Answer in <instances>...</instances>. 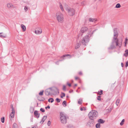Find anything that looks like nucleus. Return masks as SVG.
<instances>
[{"label": "nucleus", "mask_w": 128, "mask_h": 128, "mask_svg": "<svg viewBox=\"0 0 128 128\" xmlns=\"http://www.w3.org/2000/svg\"><path fill=\"white\" fill-rule=\"evenodd\" d=\"M114 35L113 39L110 46L108 48L109 50H112L116 48V46L117 47L120 48L122 44V40L119 41L117 38L118 36V34L116 28L114 29Z\"/></svg>", "instance_id": "1"}, {"label": "nucleus", "mask_w": 128, "mask_h": 128, "mask_svg": "<svg viewBox=\"0 0 128 128\" xmlns=\"http://www.w3.org/2000/svg\"><path fill=\"white\" fill-rule=\"evenodd\" d=\"M98 115V113L97 111L95 110H92L89 113L88 116L90 119L93 120L96 118Z\"/></svg>", "instance_id": "2"}, {"label": "nucleus", "mask_w": 128, "mask_h": 128, "mask_svg": "<svg viewBox=\"0 0 128 128\" xmlns=\"http://www.w3.org/2000/svg\"><path fill=\"white\" fill-rule=\"evenodd\" d=\"M66 6L64 7L68 12L70 16L74 15L75 12V10L73 8H70L67 5H66Z\"/></svg>", "instance_id": "3"}, {"label": "nucleus", "mask_w": 128, "mask_h": 128, "mask_svg": "<svg viewBox=\"0 0 128 128\" xmlns=\"http://www.w3.org/2000/svg\"><path fill=\"white\" fill-rule=\"evenodd\" d=\"M56 16L58 22L62 23L64 21V17L63 14L59 12L56 13Z\"/></svg>", "instance_id": "4"}, {"label": "nucleus", "mask_w": 128, "mask_h": 128, "mask_svg": "<svg viewBox=\"0 0 128 128\" xmlns=\"http://www.w3.org/2000/svg\"><path fill=\"white\" fill-rule=\"evenodd\" d=\"M90 37L88 35H86L83 37L81 40L82 44L84 45H86L89 41Z\"/></svg>", "instance_id": "5"}, {"label": "nucleus", "mask_w": 128, "mask_h": 128, "mask_svg": "<svg viewBox=\"0 0 128 128\" xmlns=\"http://www.w3.org/2000/svg\"><path fill=\"white\" fill-rule=\"evenodd\" d=\"M60 120L62 123L66 124L67 122L66 117V115L62 112H61L60 116Z\"/></svg>", "instance_id": "6"}, {"label": "nucleus", "mask_w": 128, "mask_h": 128, "mask_svg": "<svg viewBox=\"0 0 128 128\" xmlns=\"http://www.w3.org/2000/svg\"><path fill=\"white\" fill-rule=\"evenodd\" d=\"M88 30V28L87 27L84 26L80 30V32L83 33L85 32Z\"/></svg>", "instance_id": "7"}, {"label": "nucleus", "mask_w": 128, "mask_h": 128, "mask_svg": "<svg viewBox=\"0 0 128 128\" xmlns=\"http://www.w3.org/2000/svg\"><path fill=\"white\" fill-rule=\"evenodd\" d=\"M14 110L12 109V112L11 113L10 115V118L11 120L12 119V118L14 117Z\"/></svg>", "instance_id": "8"}, {"label": "nucleus", "mask_w": 128, "mask_h": 128, "mask_svg": "<svg viewBox=\"0 0 128 128\" xmlns=\"http://www.w3.org/2000/svg\"><path fill=\"white\" fill-rule=\"evenodd\" d=\"M36 33V34H41L42 32V29L40 28H38L35 30Z\"/></svg>", "instance_id": "9"}, {"label": "nucleus", "mask_w": 128, "mask_h": 128, "mask_svg": "<svg viewBox=\"0 0 128 128\" xmlns=\"http://www.w3.org/2000/svg\"><path fill=\"white\" fill-rule=\"evenodd\" d=\"M45 93L46 96H48L50 95V90L49 89H46L45 91Z\"/></svg>", "instance_id": "10"}, {"label": "nucleus", "mask_w": 128, "mask_h": 128, "mask_svg": "<svg viewBox=\"0 0 128 128\" xmlns=\"http://www.w3.org/2000/svg\"><path fill=\"white\" fill-rule=\"evenodd\" d=\"M64 57H65V58H71V56L70 55L68 54L64 55L61 57V58H63Z\"/></svg>", "instance_id": "11"}, {"label": "nucleus", "mask_w": 128, "mask_h": 128, "mask_svg": "<svg viewBox=\"0 0 128 128\" xmlns=\"http://www.w3.org/2000/svg\"><path fill=\"white\" fill-rule=\"evenodd\" d=\"M7 7L8 8H14V5L12 4V3H8L7 4Z\"/></svg>", "instance_id": "12"}, {"label": "nucleus", "mask_w": 128, "mask_h": 128, "mask_svg": "<svg viewBox=\"0 0 128 128\" xmlns=\"http://www.w3.org/2000/svg\"><path fill=\"white\" fill-rule=\"evenodd\" d=\"M34 115L37 118H38L39 117L40 114L38 113V111L37 110H35L34 111Z\"/></svg>", "instance_id": "13"}, {"label": "nucleus", "mask_w": 128, "mask_h": 128, "mask_svg": "<svg viewBox=\"0 0 128 128\" xmlns=\"http://www.w3.org/2000/svg\"><path fill=\"white\" fill-rule=\"evenodd\" d=\"M47 118V116H44L40 121V123L42 124H43L45 120Z\"/></svg>", "instance_id": "14"}, {"label": "nucleus", "mask_w": 128, "mask_h": 128, "mask_svg": "<svg viewBox=\"0 0 128 128\" xmlns=\"http://www.w3.org/2000/svg\"><path fill=\"white\" fill-rule=\"evenodd\" d=\"M6 35L3 32L0 33V37L2 38H6Z\"/></svg>", "instance_id": "15"}, {"label": "nucleus", "mask_w": 128, "mask_h": 128, "mask_svg": "<svg viewBox=\"0 0 128 128\" xmlns=\"http://www.w3.org/2000/svg\"><path fill=\"white\" fill-rule=\"evenodd\" d=\"M59 6L61 10L62 11H64L63 6L60 2H59Z\"/></svg>", "instance_id": "16"}, {"label": "nucleus", "mask_w": 128, "mask_h": 128, "mask_svg": "<svg viewBox=\"0 0 128 128\" xmlns=\"http://www.w3.org/2000/svg\"><path fill=\"white\" fill-rule=\"evenodd\" d=\"M88 20L90 22H94L96 21L97 20L96 18H89Z\"/></svg>", "instance_id": "17"}, {"label": "nucleus", "mask_w": 128, "mask_h": 128, "mask_svg": "<svg viewBox=\"0 0 128 128\" xmlns=\"http://www.w3.org/2000/svg\"><path fill=\"white\" fill-rule=\"evenodd\" d=\"M98 122L100 124H103L105 122V120L101 119H100L98 120Z\"/></svg>", "instance_id": "18"}, {"label": "nucleus", "mask_w": 128, "mask_h": 128, "mask_svg": "<svg viewBox=\"0 0 128 128\" xmlns=\"http://www.w3.org/2000/svg\"><path fill=\"white\" fill-rule=\"evenodd\" d=\"M80 42H79V43H78V44L76 45L75 48L76 49H77L79 48L80 46Z\"/></svg>", "instance_id": "19"}, {"label": "nucleus", "mask_w": 128, "mask_h": 128, "mask_svg": "<svg viewBox=\"0 0 128 128\" xmlns=\"http://www.w3.org/2000/svg\"><path fill=\"white\" fill-rule=\"evenodd\" d=\"M21 27L22 28L23 30V31H25L26 30V28L25 26L23 25V24H22L21 25Z\"/></svg>", "instance_id": "20"}, {"label": "nucleus", "mask_w": 128, "mask_h": 128, "mask_svg": "<svg viewBox=\"0 0 128 128\" xmlns=\"http://www.w3.org/2000/svg\"><path fill=\"white\" fill-rule=\"evenodd\" d=\"M120 99H118L116 102V104L117 106H118L120 102Z\"/></svg>", "instance_id": "21"}, {"label": "nucleus", "mask_w": 128, "mask_h": 128, "mask_svg": "<svg viewBox=\"0 0 128 128\" xmlns=\"http://www.w3.org/2000/svg\"><path fill=\"white\" fill-rule=\"evenodd\" d=\"M54 101V100L53 98H49L48 100V101L49 102H52Z\"/></svg>", "instance_id": "22"}, {"label": "nucleus", "mask_w": 128, "mask_h": 128, "mask_svg": "<svg viewBox=\"0 0 128 128\" xmlns=\"http://www.w3.org/2000/svg\"><path fill=\"white\" fill-rule=\"evenodd\" d=\"M96 128H100V123H98L96 124Z\"/></svg>", "instance_id": "23"}, {"label": "nucleus", "mask_w": 128, "mask_h": 128, "mask_svg": "<svg viewBox=\"0 0 128 128\" xmlns=\"http://www.w3.org/2000/svg\"><path fill=\"white\" fill-rule=\"evenodd\" d=\"M126 53L124 54V56H128V50H126L125 51Z\"/></svg>", "instance_id": "24"}, {"label": "nucleus", "mask_w": 128, "mask_h": 128, "mask_svg": "<svg viewBox=\"0 0 128 128\" xmlns=\"http://www.w3.org/2000/svg\"><path fill=\"white\" fill-rule=\"evenodd\" d=\"M82 99L80 98L79 99L78 101V103L79 104H81L82 102Z\"/></svg>", "instance_id": "25"}, {"label": "nucleus", "mask_w": 128, "mask_h": 128, "mask_svg": "<svg viewBox=\"0 0 128 128\" xmlns=\"http://www.w3.org/2000/svg\"><path fill=\"white\" fill-rule=\"evenodd\" d=\"M29 8L28 6H25L24 8L25 12H26Z\"/></svg>", "instance_id": "26"}, {"label": "nucleus", "mask_w": 128, "mask_h": 128, "mask_svg": "<svg viewBox=\"0 0 128 128\" xmlns=\"http://www.w3.org/2000/svg\"><path fill=\"white\" fill-rule=\"evenodd\" d=\"M13 128H18L17 125L16 123H14L13 126Z\"/></svg>", "instance_id": "27"}, {"label": "nucleus", "mask_w": 128, "mask_h": 128, "mask_svg": "<svg viewBox=\"0 0 128 128\" xmlns=\"http://www.w3.org/2000/svg\"><path fill=\"white\" fill-rule=\"evenodd\" d=\"M44 92V91L43 90H42L38 94L40 96H42L43 94V92Z\"/></svg>", "instance_id": "28"}, {"label": "nucleus", "mask_w": 128, "mask_h": 128, "mask_svg": "<svg viewBox=\"0 0 128 128\" xmlns=\"http://www.w3.org/2000/svg\"><path fill=\"white\" fill-rule=\"evenodd\" d=\"M121 6L119 4H117L116 6V8H119Z\"/></svg>", "instance_id": "29"}, {"label": "nucleus", "mask_w": 128, "mask_h": 128, "mask_svg": "<svg viewBox=\"0 0 128 128\" xmlns=\"http://www.w3.org/2000/svg\"><path fill=\"white\" fill-rule=\"evenodd\" d=\"M125 120L124 119H123L121 122L120 123V124L121 126H122L123 124H124V122Z\"/></svg>", "instance_id": "30"}, {"label": "nucleus", "mask_w": 128, "mask_h": 128, "mask_svg": "<svg viewBox=\"0 0 128 128\" xmlns=\"http://www.w3.org/2000/svg\"><path fill=\"white\" fill-rule=\"evenodd\" d=\"M65 96V93L62 92L61 93V95L60 96V97L61 98H63V97H64Z\"/></svg>", "instance_id": "31"}, {"label": "nucleus", "mask_w": 128, "mask_h": 128, "mask_svg": "<svg viewBox=\"0 0 128 128\" xmlns=\"http://www.w3.org/2000/svg\"><path fill=\"white\" fill-rule=\"evenodd\" d=\"M62 104L64 107H65L66 106V102L65 100L63 101L62 102Z\"/></svg>", "instance_id": "32"}, {"label": "nucleus", "mask_w": 128, "mask_h": 128, "mask_svg": "<svg viewBox=\"0 0 128 128\" xmlns=\"http://www.w3.org/2000/svg\"><path fill=\"white\" fill-rule=\"evenodd\" d=\"M1 121L2 123H4V118L3 117L1 118Z\"/></svg>", "instance_id": "33"}, {"label": "nucleus", "mask_w": 128, "mask_h": 128, "mask_svg": "<svg viewBox=\"0 0 128 128\" xmlns=\"http://www.w3.org/2000/svg\"><path fill=\"white\" fill-rule=\"evenodd\" d=\"M85 2L84 1H83L81 3V5L82 6H84L85 5Z\"/></svg>", "instance_id": "34"}, {"label": "nucleus", "mask_w": 128, "mask_h": 128, "mask_svg": "<svg viewBox=\"0 0 128 128\" xmlns=\"http://www.w3.org/2000/svg\"><path fill=\"white\" fill-rule=\"evenodd\" d=\"M128 40V39L127 38H126L125 39V46H126V44H127V41Z\"/></svg>", "instance_id": "35"}, {"label": "nucleus", "mask_w": 128, "mask_h": 128, "mask_svg": "<svg viewBox=\"0 0 128 128\" xmlns=\"http://www.w3.org/2000/svg\"><path fill=\"white\" fill-rule=\"evenodd\" d=\"M62 89L64 91L66 90V86H65L64 85L63 86Z\"/></svg>", "instance_id": "36"}, {"label": "nucleus", "mask_w": 128, "mask_h": 128, "mask_svg": "<svg viewBox=\"0 0 128 128\" xmlns=\"http://www.w3.org/2000/svg\"><path fill=\"white\" fill-rule=\"evenodd\" d=\"M103 92V91L102 90H101L100 92H99L98 93V94L100 95H101L102 94V92Z\"/></svg>", "instance_id": "37"}, {"label": "nucleus", "mask_w": 128, "mask_h": 128, "mask_svg": "<svg viewBox=\"0 0 128 128\" xmlns=\"http://www.w3.org/2000/svg\"><path fill=\"white\" fill-rule=\"evenodd\" d=\"M56 100L57 102H59L60 101V100L58 98H56Z\"/></svg>", "instance_id": "38"}, {"label": "nucleus", "mask_w": 128, "mask_h": 128, "mask_svg": "<svg viewBox=\"0 0 128 128\" xmlns=\"http://www.w3.org/2000/svg\"><path fill=\"white\" fill-rule=\"evenodd\" d=\"M40 110L42 112H45L44 110L42 108H41L40 109Z\"/></svg>", "instance_id": "39"}, {"label": "nucleus", "mask_w": 128, "mask_h": 128, "mask_svg": "<svg viewBox=\"0 0 128 128\" xmlns=\"http://www.w3.org/2000/svg\"><path fill=\"white\" fill-rule=\"evenodd\" d=\"M10 107L12 108V109H13V110H14V108L13 107V106L12 104H11V105Z\"/></svg>", "instance_id": "40"}, {"label": "nucleus", "mask_w": 128, "mask_h": 128, "mask_svg": "<svg viewBox=\"0 0 128 128\" xmlns=\"http://www.w3.org/2000/svg\"><path fill=\"white\" fill-rule=\"evenodd\" d=\"M100 96H98V98H97V100H100Z\"/></svg>", "instance_id": "41"}, {"label": "nucleus", "mask_w": 128, "mask_h": 128, "mask_svg": "<svg viewBox=\"0 0 128 128\" xmlns=\"http://www.w3.org/2000/svg\"><path fill=\"white\" fill-rule=\"evenodd\" d=\"M51 122L50 121H48V126H50V124Z\"/></svg>", "instance_id": "42"}, {"label": "nucleus", "mask_w": 128, "mask_h": 128, "mask_svg": "<svg viewBox=\"0 0 128 128\" xmlns=\"http://www.w3.org/2000/svg\"><path fill=\"white\" fill-rule=\"evenodd\" d=\"M128 66V62H126V67H127Z\"/></svg>", "instance_id": "43"}, {"label": "nucleus", "mask_w": 128, "mask_h": 128, "mask_svg": "<svg viewBox=\"0 0 128 128\" xmlns=\"http://www.w3.org/2000/svg\"><path fill=\"white\" fill-rule=\"evenodd\" d=\"M50 107L49 106H47L46 107H45V108H46V109H47V108H48V109H50Z\"/></svg>", "instance_id": "44"}, {"label": "nucleus", "mask_w": 128, "mask_h": 128, "mask_svg": "<svg viewBox=\"0 0 128 128\" xmlns=\"http://www.w3.org/2000/svg\"><path fill=\"white\" fill-rule=\"evenodd\" d=\"M62 60H59V61H58L57 62H56V64H58V62H59L60 61H61Z\"/></svg>", "instance_id": "45"}, {"label": "nucleus", "mask_w": 128, "mask_h": 128, "mask_svg": "<svg viewBox=\"0 0 128 128\" xmlns=\"http://www.w3.org/2000/svg\"><path fill=\"white\" fill-rule=\"evenodd\" d=\"M55 88V89L56 90L58 91L59 90L58 88H56V87H55V88Z\"/></svg>", "instance_id": "46"}, {"label": "nucleus", "mask_w": 128, "mask_h": 128, "mask_svg": "<svg viewBox=\"0 0 128 128\" xmlns=\"http://www.w3.org/2000/svg\"><path fill=\"white\" fill-rule=\"evenodd\" d=\"M75 79L76 80L78 79H79V78L78 77H75Z\"/></svg>", "instance_id": "47"}, {"label": "nucleus", "mask_w": 128, "mask_h": 128, "mask_svg": "<svg viewBox=\"0 0 128 128\" xmlns=\"http://www.w3.org/2000/svg\"><path fill=\"white\" fill-rule=\"evenodd\" d=\"M121 65L122 67H123L124 66V64L123 63H122L121 64Z\"/></svg>", "instance_id": "48"}, {"label": "nucleus", "mask_w": 128, "mask_h": 128, "mask_svg": "<svg viewBox=\"0 0 128 128\" xmlns=\"http://www.w3.org/2000/svg\"><path fill=\"white\" fill-rule=\"evenodd\" d=\"M79 74L80 75H82V73L81 72H79Z\"/></svg>", "instance_id": "49"}, {"label": "nucleus", "mask_w": 128, "mask_h": 128, "mask_svg": "<svg viewBox=\"0 0 128 128\" xmlns=\"http://www.w3.org/2000/svg\"><path fill=\"white\" fill-rule=\"evenodd\" d=\"M68 85L70 86H71V84H68Z\"/></svg>", "instance_id": "50"}, {"label": "nucleus", "mask_w": 128, "mask_h": 128, "mask_svg": "<svg viewBox=\"0 0 128 128\" xmlns=\"http://www.w3.org/2000/svg\"><path fill=\"white\" fill-rule=\"evenodd\" d=\"M80 109V110L81 111H82L83 110V109L82 108H81Z\"/></svg>", "instance_id": "51"}, {"label": "nucleus", "mask_w": 128, "mask_h": 128, "mask_svg": "<svg viewBox=\"0 0 128 128\" xmlns=\"http://www.w3.org/2000/svg\"><path fill=\"white\" fill-rule=\"evenodd\" d=\"M74 86H77V84H75L74 85Z\"/></svg>", "instance_id": "52"}, {"label": "nucleus", "mask_w": 128, "mask_h": 128, "mask_svg": "<svg viewBox=\"0 0 128 128\" xmlns=\"http://www.w3.org/2000/svg\"><path fill=\"white\" fill-rule=\"evenodd\" d=\"M69 84L68 83V82H67V84L68 85V84Z\"/></svg>", "instance_id": "53"}, {"label": "nucleus", "mask_w": 128, "mask_h": 128, "mask_svg": "<svg viewBox=\"0 0 128 128\" xmlns=\"http://www.w3.org/2000/svg\"><path fill=\"white\" fill-rule=\"evenodd\" d=\"M68 96H66V97L67 98H68Z\"/></svg>", "instance_id": "54"}, {"label": "nucleus", "mask_w": 128, "mask_h": 128, "mask_svg": "<svg viewBox=\"0 0 128 128\" xmlns=\"http://www.w3.org/2000/svg\"><path fill=\"white\" fill-rule=\"evenodd\" d=\"M76 92H78V90H76Z\"/></svg>", "instance_id": "55"}, {"label": "nucleus", "mask_w": 128, "mask_h": 128, "mask_svg": "<svg viewBox=\"0 0 128 128\" xmlns=\"http://www.w3.org/2000/svg\"><path fill=\"white\" fill-rule=\"evenodd\" d=\"M73 82V80H72V82Z\"/></svg>", "instance_id": "56"}, {"label": "nucleus", "mask_w": 128, "mask_h": 128, "mask_svg": "<svg viewBox=\"0 0 128 128\" xmlns=\"http://www.w3.org/2000/svg\"><path fill=\"white\" fill-rule=\"evenodd\" d=\"M32 128H34V127H32Z\"/></svg>", "instance_id": "57"}, {"label": "nucleus", "mask_w": 128, "mask_h": 128, "mask_svg": "<svg viewBox=\"0 0 128 128\" xmlns=\"http://www.w3.org/2000/svg\"><path fill=\"white\" fill-rule=\"evenodd\" d=\"M68 127H69V126H68V128H68Z\"/></svg>", "instance_id": "58"}, {"label": "nucleus", "mask_w": 128, "mask_h": 128, "mask_svg": "<svg viewBox=\"0 0 128 128\" xmlns=\"http://www.w3.org/2000/svg\"><path fill=\"white\" fill-rule=\"evenodd\" d=\"M69 92H70V91H69Z\"/></svg>", "instance_id": "59"}, {"label": "nucleus", "mask_w": 128, "mask_h": 128, "mask_svg": "<svg viewBox=\"0 0 128 128\" xmlns=\"http://www.w3.org/2000/svg\"><path fill=\"white\" fill-rule=\"evenodd\" d=\"M78 88V89H79V88Z\"/></svg>", "instance_id": "60"}, {"label": "nucleus", "mask_w": 128, "mask_h": 128, "mask_svg": "<svg viewBox=\"0 0 128 128\" xmlns=\"http://www.w3.org/2000/svg\"><path fill=\"white\" fill-rule=\"evenodd\" d=\"M90 34V32L89 33V34Z\"/></svg>", "instance_id": "61"}]
</instances>
